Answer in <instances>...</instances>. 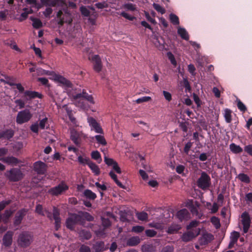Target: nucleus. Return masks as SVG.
<instances>
[{"mask_svg":"<svg viewBox=\"0 0 252 252\" xmlns=\"http://www.w3.org/2000/svg\"><path fill=\"white\" fill-rule=\"evenodd\" d=\"M68 95L77 107L83 109L87 108V105L84 102V98L82 96V92L78 88H74L72 91H69Z\"/></svg>","mask_w":252,"mask_h":252,"instance_id":"obj_1","label":"nucleus"},{"mask_svg":"<svg viewBox=\"0 0 252 252\" xmlns=\"http://www.w3.org/2000/svg\"><path fill=\"white\" fill-rule=\"evenodd\" d=\"M197 224L198 222L196 221H192L190 222L189 225L188 226V229H192L183 235L182 237L183 241L188 242L199 234L200 229L199 228L196 227Z\"/></svg>","mask_w":252,"mask_h":252,"instance_id":"obj_2","label":"nucleus"},{"mask_svg":"<svg viewBox=\"0 0 252 252\" xmlns=\"http://www.w3.org/2000/svg\"><path fill=\"white\" fill-rule=\"evenodd\" d=\"M58 23L61 25L64 23L70 24L72 21L71 13L67 8H63L60 10L57 13Z\"/></svg>","mask_w":252,"mask_h":252,"instance_id":"obj_3","label":"nucleus"},{"mask_svg":"<svg viewBox=\"0 0 252 252\" xmlns=\"http://www.w3.org/2000/svg\"><path fill=\"white\" fill-rule=\"evenodd\" d=\"M32 115L29 110L25 109L18 112L16 117V123L23 124L29 122L32 118Z\"/></svg>","mask_w":252,"mask_h":252,"instance_id":"obj_4","label":"nucleus"},{"mask_svg":"<svg viewBox=\"0 0 252 252\" xmlns=\"http://www.w3.org/2000/svg\"><path fill=\"white\" fill-rule=\"evenodd\" d=\"M33 241V236L29 232L21 233L18 238L19 244L23 247H27L30 246Z\"/></svg>","mask_w":252,"mask_h":252,"instance_id":"obj_5","label":"nucleus"},{"mask_svg":"<svg viewBox=\"0 0 252 252\" xmlns=\"http://www.w3.org/2000/svg\"><path fill=\"white\" fill-rule=\"evenodd\" d=\"M5 176L11 181H17L23 178L21 170L17 168H13L5 173Z\"/></svg>","mask_w":252,"mask_h":252,"instance_id":"obj_6","label":"nucleus"},{"mask_svg":"<svg viewBox=\"0 0 252 252\" xmlns=\"http://www.w3.org/2000/svg\"><path fill=\"white\" fill-rule=\"evenodd\" d=\"M210 178L205 172L201 173L200 177L197 181V186L199 188L205 189L210 185Z\"/></svg>","mask_w":252,"mask_h":252,"instance_id":"obj_7","label":"nucleus"},{"mask_svg":"<svg viewBox=\"0 0 252 252\" xmlns=\"http://www.w3.org/2000/svg\"><path fill=\"white\" fill-rule=\"evenodd\" d=\"M53 79L56 82L59 83L67 87L66 91L68 94L69 91H72V85L70 82L66 79L58 74L54 73L53 76Z\"/></svg>","mask_w":252,"mask_h":252,"instance_id":"obj_8","label":"nucleus"},{"mask_svg":"<svg viewBox=\"0 0 252 252\" xmlns=\"http://www.w3.org/2000/svg\"><path fill=\"white\" fill-rule=\"evenodd\" d=\"M241 222L243 225V230L244 233L248 232L251 225V219L249 214L246 212H244L241 216Z\"/></svg>","mask_w":252,"mask_h":252,"instance_id":"obj_9","label":"nucleus"},{"mask_svg":"<svg viewBox=\"0 0 252 252\" xmlns=\"http://www.w3.org/2000/svg\"><path fill=\"white\" fill-rule=\"evenodd\" d=\"M70 137L75 144H79L82 139L87 138V135L82 132H78L75 129H72L70 131Z\"/></svg>","mask_w":252,"mask_h":252,"instance_id":"obj_10","label":"nucleus"},{"mask_svg":"<svg viewBox=\"0 0 252 252\" xmlns=\"http://www.w3.org/2000/svg\"><path fill=\"white\" fill-rule=\"evenodd\" d=\"M68 189V187L66 184L61 183L58 186L51 189L48 192L53 195H58L65 191Z\"/></svg>","mask_w":252,"mask_h":252,"instance_id":"obj_11","label":"nucleus"},{"mask_svg":"<svg viewBox=\"0 0 252 252\" xmlns=\"http://www.w3.org/2000/svg\"><path fill=\"white\" fill-rule=\"evenodd\" d=\"M88 123L91 127V130H94L96 133L103 134V131L100 125L93 117H89Z\"/></svg>","mask_w":252,"mask_h":252,"instance_id":"obj_12","label":"nucleus"},{"mask_svg":"<svg viewBox=\"0 0 252 252\" xmlns=\"http://www.w3.org/2000/svg\"><path fill=\"white\" fill-rule=\"evenodd\" d=\"M80 222V216L76 214L71 215L66 221V227L70 229L74 228L75 224Z\"/></svg>","mask_w":252,"mask_h":252,"instance_id":"obj_13","label":"nucleus"},{"mask_svg":"<svg viewBox=\"0 0 252 252\" xmlns=\"http://www.w3.org/2000/svg\"><path fill=\"white\" fill-rule=\"evenodd\" d=\"M89 60L93 62L94 70L96 72L100 71L102 68V63L98 55H94L92 58L89 57Z\"/></svg>","mask_w":252,"mask_h":252,"instance_id":"obj_14","label":"nucleus"},{"mask_svg":"<svg viewBox=\"0 0 252 252\" xmlns=\"http://www.w3.org/2000/svg\"><path fill=\"white\" fill-rule=\"evenodd\" d=\"M34 169L38 174H43L46 171L47 165L44 162L38 161L34 163Z\"/></svg>","mask_w":252,"mask_h":252,"instance_id":"obj_15","label":"nucleus"},{"mask_svg":"<svg viewBox=\"0 0 252 252\" xmlns=\"http://www.w3.org/2000/svg\"><path fill=\"white\" fill-rule=\"evenodd\" d=\"M185 206L188 207L193 214L197 212V208L199 207L198 203L192 200H188L186 202Z\"/></svg>","mask_w":252,"mask_h":252,"instance_id":"obj_16","label":"nucleus"},{"mask_svg":"<svg viewBox=\"0 0 252 252\" xmlns=\"http://www.w3.org/2000/svg\"><path fill=\"white\" fill-rule=\"evenodd\" d=\"M176 217L180 220H187L189 218V214L186 209L179 211L176 214Z\"/></svg>","mask_w":252,"mask_h":252,"instance_id":"obj_17","label":"nucleus"},{"mask_svg":"<svg viewBox=\"0 0 252 252\" xmlns=\"http://www.w3.org/2000/svg\"><path fill=\"white\" fill-rule=\"evenodd\" d=\"M24 97L26 100H30L34 98H41V94L34 91H26L24 93Z\"/></svg>","mask_w":252,"mask_h":252,"instance_id":"obj_18","label":"nucleus"},{"mask_svg":"<svg viewBox=\"0 0 252 252\" xmlns=\"http://www.w3.org/2000/svg\"><path fill=\"white\" fill-rule=\"evenodd\" d=\"M35 212L39 215H40L43 216L46 215L47 217L50 220H52V214L48 211H47L46 210H43L42 206L40 204H38L36 206V209H35Z\"/></svg>","mask_w":252,"mask_h":252,"instance_id":"obj_19","label":"nucleus"},{"mask_svg":"<svg viewBox=\"0 0 252 252\" xmlns=\"http://www.w3.org/2000/svg\"><path fill=\"white\" fill-rule=\"evenodd\" d=\"M213 236L209 233H204L200 238L199 241L200 244L202 245H206L213 239Z\"/></svg>","mask_w":252,"mask_h":252,"instance_id":"obj_20","label":"nucleus"},{"mask_svg":"<svg viewBox=\"0 0 252 252\" xmlns=\"http://www.w3.org/2000/svg\"><path fill=\"white\" fill-rule=\"evenodd\" d=\"M240 236L239 232L236 231H233L231 233L230 239V241L229 244V248H231L236 243L238 240V238Z\"/></svg>","mask_w":252,"mask_h":252,"instance_id":"obj_21","label":"nucleus"},{"mask_svg":"<svg viewBox=\"0 0 252 252\" xmlns=\"http://www.w3.org/2000/svg\"><path fill=\"white\" fill-rule=\"evenodd\" d=\"M53 219L55 220V227L56 229L58 230L59 228L60 227V219L59 217V212L58 210L54 208L53 212Z\"/></svg>","mask_w":252,"mask_h":252,"instance_id":"obj_22","label":"nucleus"},{"mask_svg":"<svg viewBox=\"0 0 252 252\" xmlns=\"http://www.w3.org/2000/svg\"><path fill=\"white\" fill-rule=\"evenodd\" d=\"M12 233L11 232H7L4 236L3 238V243L5 246L10 245L12 241Z\"/></svg>","mask_w":252,"mask_h":252,"instance_id":"obj_23","label":"nucleus"},{"mask_svg":"<svg viewBox=\"0 0 252 252\" xmlns=\"http://www.w3.org/2000/svg\"><path fill=\"white\" fill-rule=\"evenodd\" d=\"M0 160L11 165H15L18 163V159L13 157L3 158H0Z\"/></svg>","mask_w":252,"mask_h":252,"instance_id":"obj_24","label":"nucleus"},{"mask_svg":"<svg viewBox=\"0 0 252 252\" xmlns=\"http://www.w3.org/2000/svg\"><path fill=\"white\" fill-rule=\"evenodd\" d=\"M77 160L80 164L83 165H89V163L91 162L90 158L85 156H79L77 158Z\"/></svg>","mask_w":252,"mask_h":252,"instance_id":"obj_25","label":"nucleus"},{"mask_svg":"<svg viewBox=\"0 0 252 252\" xmlns=\"http://www.w3.org/2000/svg\"><path fill=\"white\" fill-rule=\"evenodd\" d=\"M140 242L139 237H132L128 239L127 241V245L129 246H134L138 245Z\"/></svg>","mask_w":252,"mask_h":252,"instance_id":"obj_26","label":"nucleus"},{"mask_svg":"<svg viewBox=\"0 0 252 252\" xmlns=\"http://www.w3.org/2000/svg\"><path fill=\"white\" fill-rule=\"evenodd\" d=\"M77 216H80V222L81 220H85L88 221H92L94 220L93 217L87 212H80Z\"/></svg>","mask_w":252,"mask_h":252,"instance_id":"obj_27","label":"nucleus"},{"mask_svg":"<svg viewBox=\"0 0 252 252\" xmlns=\"http://www.w3.org/2000/svg\"><path fill=\"white\" fill-rule=\"evenodd\" d=\"M60 0H40L42 4L45 6H55Z\"/></svg>","mask_w":252,"mask_h":252,"instance_id":"obj_28","label":"nucleus"},{"mask_svg":"<svg viewBox=\"0 0 252 252\" xmlns=\"http://www.w3.org/2000/svg\"><path fill=\"white\" fill-rule=\"evenodd\" d=\"M178 33L181 36V37L185 40H189V36L188 32L185 29L179 27L178 29Z\"/></svg>","mask_w":252,"mask_h":252,"instance_id":"obj_29","label":"nucleus"},{"mask_svg":"<svg viewBox=\"0 0 252 252\" xmlns=\"http://www.w3.org/2000/svg\"><path fill=\"white\" fill-rule=\"evenodd\" d=\"M206 206L207 208L211 211V213L214 214L216 213L219 209V206L216 203H214L213 205L211 203H207Z\"/></svg>","mask_w":252,"mask_h":252,"instance_id":"obj_30","label":"nucleus"},{"mask_svg":"<svg viewBox=\"0 0 252 252\" xmlns=\"http://www.w3.org/2000/svg\"><path fill=\"white\" fill-rule=\"evenodd\" d=\"M229 147L231 151L235 154L240 153L243 151V149L240 146L234 143L231 144Z\"/></svg>","mask_w":252,"mask_h":252,"instance_id":"obj_31","label":"nucleus"},{"mask_svg":"<svg viewBox=\"0 0 252 252\" xmlns=\"http://www.w3.org/2000/svg\"><path fill=\"white\" fill-rule=\"evenodd\" d=\"M232 111L227 108L224 110L223 116L225 118V121L227 123H229L231 122L232 119Z\"/></svg>","mask_w":252,"mask_h":252,"instance_id":"obj_32","label":"nucleus"},{"mask_svg":"<svg viewBox=\"0 0 252 252\" xmlns=\"http://www.w3.org/2000/svg\"><path fill=\"white\" fill-rule=\"evenodd\" d=\"M142 250L144 252H155L156 247L151 244H145L142 246Z\"/></svg>","mask_w":252,"mask_h":252,"instance_id":"obj_33","label":"nucleus"},{"mask_svg":"<svg viewBox=\"0 0 252 252\" xmlns=\"http://www.w3.org/2000/svg\"><path fill=\"white\" fill-rule=\"evenodd\" d=\"M88 166L95 175H98L100 174V169L94 163L91 161Z\"/></svg>","mask_w":252,"mask_h":252,"instance_id":"obj_34","label":"nucleus"},{"mask_svg":"<svg viewBox=\"0 0 252 252\" xmlns=\"http://www.w3.org/2000/svg\"><path fill=\"white\" fill-rule=\"evenodd\" d=\"M63 110L65 111V113L68 115L70 120L74 124L75 123V119L72 115V110L70 109L66 105L63 106Z\"/></svg>","mask_w":252,"mask_h":252,"instance_id":"obj_35","label":"nucleus"},{"mask_svg":"<svg viewBox=\"0 0 252 252\" xmlns=\"http://www.w3.org/2000/svg\"><path fill=\"white\" fill-rule=\"evenodd\" d=\"M91 157L94 160H95L98 163H100L102 159L100 153L97 151H94L92 152Z\"/></svg>","mask_w":252,"mask_h":252,"instance_id":"obj_36","label":"nucleus"},{"mask_svg":"<svg viewBox=\"0 0 252 252\" xmlns=\"http://www.w3.org/2000/svg\"><path fill=\"white\" fill-rule=\"evenodd\" d=\"M94 138L96 139L97 143H99V144H101V145H104V146L106 145L107 142L105 140L104 137L103 135H95L94 137H92V138L93 139Z\"/></svg>","mask_w":252,"mask_h":252,"instance_id":"obj_37","label":"nucleus"},{"mask_svg":"<svg viewBox=\"0 0 252 252\" xmlns=\"http://www.w3.org/2000/svg\"><path fill=\"white\" fill-rule=\"evenodd\" d=\"M84 195L88 198L94 200L96 197L95 193L91 190L86 189L84 192Z\"/></svg>","mask_w":252,"mask_h":252,"instance_id":"obj_38","label":"nucleus"},{"mask_svg":"<svg viewBox=\"0 0 252 252\" xmlns=\"http://www.w3.org/2000/svg\"><path fill=\"white\" fill-rule=\"evenodd\" d=\"M109 175L111 177L112 179L114 180L116 184L121 188L124 189V186L122 185V184L117 179V175L113 172V171H111L109 173Z\"/></svg>","mask_w":252,"mask_h":252,"instance_id":"obj_39","label":"nucleus"},{"mask_svg":"<svg viewBox=\"0 0 252 252\" xmlns=\"http://www.w3.org/2000/svg\"><path fill=\"white\" fill-rule=\"evenodd\" d=\"M31 19L32 21V26L34 28L38 29L42 27V24L39 19L32 17H31Z\"/></svg>","mask_w":252,"mask_h":252,"instance_id":"obj_40","label":"nucleus"},{"mask_svg":"<svg viewBox=\"0 0 252 252\" xmlns=\"http://www.w3.org/2000/svg\"><path fill=\"white\" fill-rule=\"evenodd\" d=\"M136 216L138 220L142 221L147 220L148 218V214L143 212L137 213Z\"/></svg>","mask_w":252,"mask_h":252,"instance_id":"obj_41","label":"nucleus"},{"mask_svg":"<svg viewBox=\"0 0 252 252\" xmlns=\"http://www.w3.org/2000/svg\"><path fill=\"white\" fill-rule=\"evenodd\" d=\"M82 96H83V97L84 98V99L87 100L91 103L93 104H94L95 102L92 95H90L87 94L86 93H84L83 92H82Z\"/></svg>","mask_w":252,"mask_h":252,"instance_id":"obj_42","label":"nucleus"},{"mask_svg":"<svg viewBox=\"0 0 252 252\" xmlns=\"http://www.w3.org/2000/svg\"><path fill=\"white\" fill-rule=\"evenodd\" d=\"M180 226L179 225L173 224L170 226L167 230L168 233H174L180 229Z\"/></svg>","mask_w":252,"mask_h":252,"instance_id":"obj_43","label":"nucleus"},{"mask_svg":"<svg viewBox=\"0 0 252 252\" xmlns=\"http://www.w3.org/2000/svg\"><path fill=\"white\" fill-rule=\"evenodd\" d=\"M238 178L242 182L246 183H248L250 182V179L249 177L244 173L239 174L238 176Z\"/></svg>","mask_w":252,"mask_h":252,"instance_id":"obj_44","label":"nucleus"},{"mask_svg":"<svg viewBox=\"0 0 252 252\" xmlns=\"http://www.w3.org/2000/svg\"><path fill=\"white\" fill-rule=\"evenodd\" d=\"M122 7L132 11L136 10L135 5L131 3H125L123 5Z\"/></svg>","mask_w":252,"mask_h":252,"instance_id":"obj_45","label":"nucleus"},{"mask_svg":"<svg viewBox=\"0 0 252 252\" xmlns=\"http://www.w3.org/2000/svg\"><path fill=\"white\" fill-rule=\"evenodd\" d=\"M169 18L170 21L174 25H179V20L177 16L174 14H170L169 15Z\"/></svg>","mask_w":252,"mask_h":252,"instance_id":"obj_46","label":"nucleus"},{"mask_svg":"<svg viewBox=\"0 0 252 252\" xmlns=\"http://www.w3.org/2000/svg\"><path fill=\"white\" fill-rule=\"evenodd\" d=\"M94 250L96 252H100L104 251V243L102 242L96 243L94 247Z\"/></svg>","mask_w":252,"mask_h":252,"instance_id":"obj_47","label":"nucleus"},{"mask_svg":"<svg viewBox=\"0 0 252 252\" xmlns=\"http://www.w3.org/2000/svg\"><path fill=\"white\" fill-rule=\"evenodd\" d=\"M152 99L151 97L150 96H143L140 98H139L135 100V102L137 103H142L143 102H148L150 101Z\"/></svg>","mask_w":252,"mask_h":252,"instance_id":"obj_48","label":"nucleus"},{"mask_svg":"<svg viewBox=\"0 0 252 252\" xmlns=\"http://www.w3.org/2000/svg\"><path fill=\"white\" fill-rule=\"evenodd\" d=\"M24 215V211H21L19 212L17 216L15 217V223L18 224L20 223L23 216Z\"/></svg>","mask_w":252,"mask_h":252,"instance_id":"obj_49","label":"nucleus"},{"mask_svg":"<svg viewBox=\"0 0 252 252\" xmlns=\"http://www.w3.org/2000/svg\"><path fill=\"white\" fill-rule=\"evenodd\" d=\"M104 161L105 163L108 166H113L115 163H116L112 158H109L107 156H105L104 157Z\"/></svg>","mask_w":252,"mask_h":252,"instance_id":"obj_50","label":"nucleus"},{"mask_svg":"<svg viewBox=\"0 0 252 252\" xmlns=\"http://www.w3.org/2000/svg\"><path fill=\"white\" fill-rule=\"evenodd\" d=\"M153 6L158 12L162 14H164L165 12V9L158 4L154 3Z\"/></svg>","mask_w":252,"mask_h":252,"instance_id":"obj_51","label":"nucleus"},{"mask_svg":"<svg viewBox=\"0 0 252 252\" xmlns=\"http://www.w3.org/2000/svg\"><path fill=\"white\" fill-rule=\"evenodd\" d=\"M149 225L150 227H155L157 229H161L164 227L163 224L156 222H153L152 223H149Z\"/></svg>","mask_w":252,"mask_h":252,"instance_id":"obj_52","label":"nucleus"},{"mask_svg":"<svg viewBox=\"0 0 252 252\" xmlns=\"http://www.w3.org/2000/svg\"><path fill=\"white\" fill-rule=\"evenodd\" d=\"M211 222L214 225L216 228H218L220 227V223L219 219L216 217H213L211 218Z\"/></svg>","mask_w":252,"mask_h":252,"instance_id":"obj_53","label":"nucleus"},{"mask_svg":"<svg viewBox=\"0 0 252 252\" xmlns=\"http://www.w3.org/2000/svg\"><path fill=\"white\" fill-rule=\"evenodd\" d=\"M26 101L27 100H26V99H25V100L19 99L16 100L15 102L18 106H19L20 109H22L25 107Z\"/></svg>","mask_w":252,"mask_h":252,"instance_id":"obj_54","label":"nucleus"},{"mask_svg":"<svg viewBox=\"0 0 252 252\" xmlns=\"http://www.w3.org/2000/svg\"><path fill=\"white\" fill-rule=\"evenodd\" d=\"M167 56L168 59L170 61L171 63L175 66L177 64V63L174 55L171 52H168L167 53Z\"/></svg>","mask_w":252,"mask_h":252,"instance_id":"obj_55","label":"nucleus"},{"mask_svg":"<svg viewBox=\"0 0 252 252\" xmlns=\"http://www.w3.org/2000/svg\"><path fill=\"white\" fill-rule=\"evenodd\" d=\"M237 102L238 109L242 112H245L246 110L245 105L239 99L237 100Z\"/></svg>","mask_w":252,"mask_h":252,"instance_id":"obj_56","label":"nucleus"},{"mask_svg":"<svg viewBox=\"0 0 252 252\" xmlns=\"http://www.w3.org/2000/svg\"><path fill=\"white\" fill-rule=\"evenodd\" d=\"M53 158L54 160H59L60 162H62L64 161V158L62 157L58 152H56L53 156Z\"/></svg>","mask_w":252,"mask_h":252,"instance_id":"obj_57","label":"nucleus"},{"mask_svg":"<svg viewBox=\"0 0 252 252\" xmlns=\"http://www.w3.org/2000/svg\"><path fill=\"white\" fill-rule=\"evenodd\" d=\"M80 235L81 237H83L85 239H89L91 237V234L89 232L82 231L80 233Z\"/></svg>","mask_w":252,"mask_h":252,"instance_id":"obj_58","label":"nucleus"},{"mask_svg":"<svg viewBox=\"0 0 252 252\" xmlns=\"http://www.w3.org/2000/svg\"><path fill=\"white\" fill-rule=\"evenodd\" d=\"M13 135V132L12 130H7L4 132L3 138L9 139Z\"/></svg>","mask_w":252,"mask_h":252,"instance_id":"obj_59","label":"nucleus"},{"mask_svg":"<svg viewBox=\"0 0 252 252\" xmlns=\"http://www.w3.org/2000/svg\"><path fill=\"white\" fill-rule=\"evenodd\" d=\"M144 230V227L142 226H135L132 228V231L136 233H140Z\"/></svg>","mask_w":252,"mask_h":252,"instance_id":"obj_60","label":"nucleus"},{"mask_svg":"<svg viewBox=\"0 0 252 252\" xmlns=\"http://www.w3.org/2000/svg\"><path fill=\"white\" fill-rule=\"evenodd\" d=\"M80 11L82 15L85 16H88L90 15L89 10L85 6H81L80 7Z\"/></svg>","mask_w":252,"mask_h":252,"instance_id":"obj_61","label":"nucleus"},{"mask_svg":"<svg viewBox=\"0 0 252 252\" xmlns=\"http://www.w3.org/2000/svg\"><path fill=\"white\" fill-rule=\"evenodd\" d=\"M120 15L121 16H122L123 17H124V18H125L130 21H132L135 19V17L134 16H131L125 12H121Z\"/></svg>","mask_w":252,"mask_h":252,"instance_id":"obj_62","label":"nucleus"},{"mask_svg":"<svg viewBox=\"0 0 252 252\" xmlns=\"http://www.w3.org/2000/svg\"><path fill=\"white\" fill-rule=\"evenodd\" d=\"M95 6L99 9H102L108 7V4L106 2H97L95 4Z\"/></svg>","mask_w":252,"mask_h":252,"instance_id":"obj_63","label":"nucleus"},{"mask_svg":"<svg viewBox=\"0 0 252 252\" xmlns=\"http://www.w3.org/2000/svg\"><path fill=\"white\" fill-rule=\"evenodd\" d=\"M244 150L249 155L252 156V145H249L245 147Z\"/></svg>","mask_w":252,"mask_h":252,"instance_id":"obj_64","label":"nucleus"}]
</instances>
